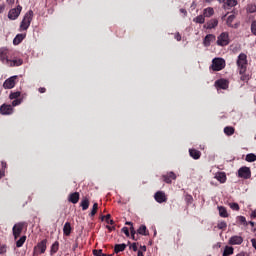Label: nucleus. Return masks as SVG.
Returning <instances> with one entry per match:
<instances>
[{"mask_svg": "<svg viewBox=\"0 0 256 256\" xmlns=\"http://www.w3.org/2000/svg\"><path fill=\"white\" fill-rule=\"evenodd\" d=\"M247 54L245 53H241L238 56L237 59V67H238V71L239 74L242 75L241 76V81H249V76L246 75L245 73H247Z\"/></svg>", "mask_w": 256, "mask_h": 256, "instance_id": "obj_1", "label": "nucleus"}, {"mask_svg": "<svg viewBox=\"0 0 256 256\" xmlns=\"http://www.w3.org/2000/svg\"><path fill=\"white\" fill-rule=\"evenodd\" d=\"M33 21V10H29L23 17L20 24V31H27Z\"/></svg>", "mask_w": 256, "mask_h": 256, "instance_id": "obj_2", "label": "nucleus"}, {"mask_svg": "<svg viewBox=\"0 0 256 256\" xmlns=\"http://www.w3.org/2000/svg\"><path fill=\"white\" fill-rule=\"evenodd\" d=\"M211 69L212 71H222V69H225V59L214 58L212 60Z\"/></svg>", "mask_w": 256, "mask_h": 256, "instance_id": "obj_3", "label": "nucleus"}, {"mask_svg": "<svg viewBox=\"0 0 256 256\" xmlns=\"http://www.w3.org/2000/svg\"><path fill=\"white\" fill-rule=\"evenodd\" d=\"M0 61L3 65L9 67L11 59H9V50L7 48H0Z\"/></svg>", "mask_w": 256, "mask_h": 256, "instance_id": "obj_4", "label": "nucleus"}, {"mask_svg": "<svg viewBox=\"0 0 256 256\" xmlns=\"http://www.w3.org/2000/svg\"><path fill=\"white\" fill-rule=\"evenodd\" d=\"M22 10L23 7H21V5H18L16 8L11 9L8 12V19H10V21H15V19H18L19 15H21Z\"/></svg>", "mask_w": 256, "mask_h": 256, "instance_id": "obj_5", "label": "nucleus"}, {"mask_svg": "<svg viewBox=\"0 0 256 256\" xmlns=\"http://www.w3.org/2000/svg\"><path fill=\"white\" fill-rule=\"evenodd\" d=\"M47 251V240H42L40 243L34 247V255H41Z\"/></svg>", "mask_w": 256, "mask_h": 256, "instance_id": "obj_6", "label": "nucleus"}, {"mask_svg": "<svg viewBox=\"0 0 256 256\" xmlns=\"http://www.w3.org/2000/svg\"><path fill=\"white\" fill-rule=\"evenodd\" d=\"M217 45H219L220 47H225V45H229V34L226 32L221 33L218 36Z\"/></svg>", "mask_w": 256, "mask_h": 256, "instance_id": "obj_7", "label": "nucleus"}, {"mask_svg": "<svg viewBox=\"0 0 256 256\" xmlns=\"http://www.w3.org/2000/svg\"><path fill=\"white\" fill-rule=\"evenodd\" d=\"M23 227H25V223L19 222L15 224L12 228L14 239L20 237L21 233H23Z\"/></svg>", "mask_w": 256, "mask_h": 256, "instance_id": "obj_8", "label": "nucleus"}, {"mask_svg": "<svg viewBox=\"0 0 256 256\" xmlns=\"http://www.w3.org/2000/svg\"><path fill=\"white\" fill-rule=\"evenodd\" d=\"M238 177L242 179H249L251 177V169L247 166L241 167L238 170Z\"/></svg>", "mask_w": 256, "mask_h": 256, "instance_id": "obj_9", "label": "nucleus"}, {"mask_svg": "<svg viewBox=\"0 0 256 256\" xmlns=\"http://www.w3.org/2000/svg\"><path fill=\"white\" fill-rule=\"evenodd\" d=\"M17 75L12 76L8 79H6L3 83V87L4 89H13V87H15V84L17 83Z\"/></svg>", "mask_w": 256, "mask_h": 256, "instance_id": "obj_10", "label": "nucleus"}, {"mask_svg": "<svg viewBox=\"0 0 256 256\" xmlns=\"http://www.w3.org/2000/svg\"><path fill=\"white\" fill-rule=\"evenodd\" d=\"M154 199L157 203H167V195H165V192L158 191L154 194Z\"/></svg>", "mask_w": 256, "mask_h": 256, "instance_id": "obj_11", "label": "nucleus"}, {"mask_svg": "<svg viewBox=\"0 0 256 256\" xmlns=\"http://www.w3.org/2000/svg\"><path fill=\"white\" fill-rule=\"evenodd\" d=\"M0 113L2 115H12L13 114V106L8 105V104H3L0 107Z\"/></svg>", "mask_w": 256, "mask_h": 256, "instance_id": "obj_12", "label": "nucleus"}, {"mask_svg": "<svg viewBox=\"0 0 256 256\" xmlns=\"http://www.w3.org/2000/svg\"><path fill=\"white\" fill-rule=\"evenodd\" d=\"M229 245H241L243 243V237L241 236H231L228 240Z\"/></svg>", "mask_w": 256, "mask_h": 256, "instance_id": "obj_13", "label": "nucleus"}, {"mask_svg": "<svg viewBox=\"0 0 256 256\" xmlns=\"http://www.w3.org/2000/svg\"><path fill=\"white\" fill-rule=\"evenodd\" d=\"M235 14H232L230 16H228L227 20H226V25H228V27H231L232 29H237V27H239V24H234L233 22L235 21Z\"/></svg>", "mask_w": 256, "mask_h": 256, "instance_id": "obj_14", "label": "nucleus"}, {"mask_svg": "<svg viewBox=\"0 0 256 256\" xmlns=\"http://www.w3.org/2000/svg\"><path fill=\"white\" fill-rule=\"evenodd\" d=\"M215 85L218 89H227V87H229V82L225 79H220L215 82Z\"/></svg>", "mask_w": 256, "mask_h": 256, "instance_id": "obj_15", "label": "nucleus"}, {"mask_svg": "<svg viewBox=\"0 0 256 256\" xmlns=\"http://www.w3.org/2000/svg\"><path fill=\"white\" fill-rule=\"evenodd\" d=\"M162 177H163V181L168 184L172 182L171 179L173 180L177 179V175H175L174 172H169L166 175H163Z\"/></svg>", "mask_w": 256, "mask_h": 256, "instance_id": "obj_16", "label": "nucleus"}, {"mask_svg": "<svg viewBox=\"0 0 256 256\" xmlns=\"http://www.w3.org/2000/svg\"><path fill=\"white\" fill-rule=\"evenodd\" d=\"M223 4V9H231V7H236L237 0H225Z\"/></svg>", "mask_w": 256, "mask_h": 256, "instance_id": "obj_17", "label": "nucleus"}, {"mask_svg": "<svg viewBox=\"0 0 256 256\" xmlns=\"http://www.w3.org/2000/svg\"><path fill=\"white\" fill-rule=\"evenodd\" d=\"M212 41H215V35L213 34L206 35L203 41L204 47H209Z\"/></svg>", "mask_w": 256, "mask_h": 256, "instance_id": "obj_18", "label": "nucleus"}, {"mask_svg": "<svg viewBox=\"0 0 256 256\" xmlns=\"http://www.w3.org/2000/svg\"><path fill=\"white\" fill-rule=\"evenodd\" d=\"M68 201H70V203H73L74 205L79 203V192H74L70 194Z\"/></svg>", "mask_w": 256, "mask_h": 256, "instance_id": "obj_19", "label": "nucleus"}, {"mask_svg": "<svg viewBox=\"0 0 256 256\" xmlns=\"http://www.w3.org/2000/svg\"><path fill=\"white\" fill-rule=\"evenodd\" d=\"M215 179H217V181H219L220 183H225V181H227V175L225 174V172H218L215 175Z\"/></svg>", "mask_w": 256, "mask_h": 256, "instance_id": "obj_20", "label": "nucleus"}, {"mask_svg": "<svg viewBox=\"0 0 256 256\" xmlns=\"http://www.w3.org/2000/svg\"><path fill=\"white\" fill-rule=\"evenodd\" d=\"M21 65H23V60L15 59V60H10L8 67H19Z\"/></svg>", "mask_w": 256, "mask_h": 256, "instance_id": "obj_21", "label": "nucleus"}, {"mask_svg": "<svg viewBox=\"0 0 256 256\" xmlns=\"http://www.w3.org/2000/svg\"><path fill=\"white\" fill-rule=\"evenodd\" d=\"M80 207H82V211H87V209H89V198H83L81 200Z\"/></svg>", "mask_w": 256, "mask_h": 256, "instance_id": "obj_22", "label": "nucleus"}, {"mask_svg": "<svg viewBox=\"0 0 256 256\" xmlns=\"http://www.w3.org/2000/svg\"><path fill=\"white\" fill-rule=\"evenodd\" d=\"M189 153H190V157H192V159H200L201 158V152L198 150L190 149Z\"/></svg>", "mask_w": 256, "mask_h": 256, "instance_id": "obj_23", "label": "nucleus"}, {"mask_svg": "<svg viewBox=\"0 0 256 256\" xmlns=\"http://www.w3.org/2000/svg\"><path fill=\"white\" fill-rule=\"evenodd\" d=\"M63 233H64V235H66L67 237H69V235H71V223L66 222V223L64 224Z\"/></svg>", "mask_w": 256, "mask_h": 256, "instance_id": "obj_24", "label": "nucleus"}, {"mask_svg": "<svg viewBox=\"0 0 256 256\" xmlns=\"http://www.w3.org/2000/svg\"><path fill=\"white\" fill-rule=\"evenodd\" d=\"M218 211L220 217L226 218L229 217V213H227V208L223 206H218Z\"/></svg>", "mask_w": 256, "mask_h": 256, "instance_id": "obj_25", "label": "nucleus"}, {"mask_svg": "<svg viewBox=\"0 0 256 256\" xmlns=\"http://www.w3.org/2000/svg\"><path fill=\"white\" fill-rule=\"evenodd\" d=\"M219 25V21L217 19H212L207 23V29H215Z\"/></svg>", "mask_w": 256, "mask_h": 256, "instance_id": "obj_26", "label": "nucleus"}, {"mask_svg": "<svg viewBox=\"0 0 256 256\" xmlns=\"http://www.w3.org/2000/svg\"><path fill=\"white\" fill-rule=\"evenodd\" d=\"M25 37H26V34H18V35H16V37L14 38L13 43H14L15 45H19V43H21V41H23V39H25Z\"/></svg>", "mask_w": 256, "mask_h": 256, "instance_id": "obj_27", "label": "nucleus"}, {"mask_svg": "<svg viewBox=\"0 0 256 256\" xmlns=\"http://www.w3.org/2000/svg\"><path fill=\"white\" fill-rule=\"evenodd\" d=\"M124 249H127L126 244H116L114 247V253H121Z\"/></svg>", "mask_w": 256, "mask_h": 256, "instance_id": "obj_28", "label": "nucleus"}, {"mask_svg": "<svg viewBox=\"0 0 256 256\" xmlns=\"http://www.w3.org/2000/svg\"><path fill=\"white\" fill-rule=\"evenodd\" d=\"M233 252H234L233 247H231V246H226V247L224 248V251H223L222 256L233 255Z\"/></svg>", "mask_w": 256, "mask_h": 256, "instance_id": "obj_29", "label": "nucleus"}, {"mask_svg": "<svg viewBox=\"0 0 256 256\" xmlns=\"http://www.w3.org/2000/svg\"><path fill=\"white\" fill-rule=\"evenodd\" d=\"M215 14V10H213V8L209 7L204 9V16L205 17H212V15Z\"/></svg>", "mask_w": 256, "mask_h": 256, "instance_id": "obj_30", "label": "nucleus"}, {"mask_svg": "<svg viewBox=\"0 0 256 256\" xmlns=\"http://www.w3.org/2000/svg\"><path fill=\"white\" fill-rule=\"evenodd\" d=\"M224 133H225V135L231 136V135H233V133H235V128H233L231 126H227L224 128Z\"/></svg>", "mask_w": 256, "mask_h": 256, "instance_id": "obj_31", "label": "nucleus"}, {"mask_svg": "<svg viewBox=\"0 0 256 256\" xmlns=\"http://www.w3.org/2000/svg\"><path fill=\"white\" fill-rule=\"evenodd\" d=\"M246 161H247L248 163H253V162H255V161H256V155L253 154V153L247 154V155H246Z\"/></svg>", "mask_w": 256, "mask_h": 256, "instance_id": "obj_32", "label": "nucleus"}, {"mask_svg": "<svg viewBox=\"0 0 256 256\" xmlns=\"http://www.w3.org/2000/svg\"><path fill=\"white\" fill-rule=\"evenodd\" d=\"M25 241H27V236L20 237V239L16 242V247H23Z\"/></svg>", "mask_w": 256, "mask_h": 256, "instance_id": "obj_33", "label": "nucleus"}, {"mask_svg": "<svg viewBox=\"0 0 256 256\" xmlns=\"http://www.w3.org/2000/svg\"><path fill=\"white\" fill-rule=\"evenodd\" d=\"M57 251H59V242H54L51 246V255L55 254Z\"/></svg>", "mask_w": 256, "mask_h": 256, "instance_id": "obj_34", "label": "nucleus"}, {"mask_svg": "<svg viewBox=\"0 0 256 256\" xmlns=\"http://www.w3.org/2000/svg\"><path fill=\"white\" fill-rule=\"evenodd\" d=\"M19 97H21V92L16 91V92H12L9 95V99L13 100V99H19Z\"/></svg>", "mask_w": 256, "mask_h": 256, "instance_id": "obj_35", "label": "nucleus"}, {"mask_svg": "<svg viewBox=\"0 0 256 256\" xmlns=\"http://www.w3.org/2000/svg\"><path fill=\"white\" fill-rule=\"evenodd\" d=\"M97 209H99V204L94 203L92 210L90 212V217H95L96 213H97Z\"/></svg>", "mask_w": 256, "mask_h": 256, "instance_id": "obj_36", "label": "nucleus"}, {"mask_svg": "<svg viewBox=\"0 0 256 256\" xmlns=\"http://www.w3.org/2000/svg\"><path fill=\"white\" fill-rule=\"evenodd\" d=\"M247 13H256V5L249 4L246 8Z\"/></svg>", "mask_w": 256, "mask_h": 256, "instance_id": "obj_37", "label": "nucleus"}, {"mask_svg": "<svg viewBox=\"0 0 256 256\" xmlns=\"http://www.w3.org/2000/svg\"><path fill=\"white\" fill-rule=\"evenodd\" d=\"M93 255L95 256H113V254H103V250L99 249V250H93Z\"/></svg>", "mask_w": 256, "mask_h": 256, "instance_id": "obj_38", "label": "nucleus"}, {"mask_svg": "<svg viewBox=\"0 0 256 256\" xmlns=\"http://www.w3.org/2000/svg\"><path fill=\"white\" fill-rule=\"evenodd\" d=\"M139 235H147V226L142 225L138 229Z\"/></svg>", "mask_w": 256, "mask_h": 256, "instance_id": "obj_39", "label": "nucleus"}, {"mask_svg": "<svg viewBox=\"0 0 256 256\" xmlns=\"http://www.w3.org/2000/svg\"><path fill=\"white\" fill-rule=\"evenodd\" d=\"M194 21H195V23L203 24V23H205V16L199 15V16H197V17L194 19Z\"/></svg>", "mask_w": 256, "mask_h": 256, "instance_id": "obj_40", "label": "nucleus"}, {"mask_svg": "<svg viewBox=\"0 0 256 256\" xmlns=\"http://www.w3.org/2000/svg\"><path fill=\"white\" fill-rule=\"evenodd\" d=\"M230 209L233 211H239V204L238 203H230L229 204Z\"/></svg>", "mask_w": 256, "mask_h": 256, "instance_id": "obj_41", "label": "nucleus"}, {"mask_svg": "<svg viewBox=\"0 0 256 256\" xmlns=\"http://www.w3.org/2000/svg\"><path fill=\"white\" fill-rule=\"evenodd\" d=\"M238 219L240 223H243L245 225V227L249 225V223L247 222V219L244 216H239Z\"/></svg>", "mask_w": 256, "mask_h": 256, "instance_id": "obj_42", "label": "nucleus"}, {"mask_svg": "<svg viewBox=\"0 0 256 256\" xmlns=\"http://www.w3.org/2000/svg\"><path fill=\"white\" fill-rule=\"evenodd\" d=\"M218 229H227V222L225 221L219 222Z\"/></svg>", "mask_w": 256, "mask_h": 256, "instance_id": "obj_43", "label": "nucleus"}, {"mask_svg": "<svg viewBox=\"0 0 256 256\" xmlns=\"http://www.w3.org/2000/svg\"><path fill=\"white\" fill-rule=\"evenodd\" d=\"M251 32L253 35H256V20H254L251 24Z\"/></svg>", "mask_w": 256, "mask_h": 256, "instance_id": "obj_44", "label": "nucleus"}, {"mask_svg": "<svg viewBox=\"0 0 256 256\" xmlns=\"http://www.w3.org/2000/svg\"><path fill=\"white\" fill-rule=\"evenodd\" d=\"M23 100L21 99H16L12 102V107H17V105H21Z\"/></svg>", "mask_w": 256, "mask_h": 256, "instance_id": "obj_45", "label": "nucleus"}, {"mask_svg": "<svg viewBox=\"0 0 256 256\" xmlns=\"http://www.w3.org/2000/svg\"><path fill=\"white\" fill-rule=\"evenodd\" d=\"M185 201L188 203H193V196L191 195H186L185 196Z\"/></svg>", "mask_w": 256, "mask_h": 256, "instance_id": "obj_46", "label": "nucleus"}, {"mask_svg": "<svg viewBox=\"0 0 256 256\" xmlns=\"http://www.w3.org/2000/svg\"><path fill=\"white\" fill-rule=\"evenodd\" d=\"M130 233H131L132 239L135 240V234H136V232H135V228H133V226L130 227Z\"/></svg>", "mask_w": 256, "mask_h": 256, "instance_id": "obj_47", "label": "nucleus"}, {"mask_svg": "<svg viewBox=\"0 0 256 256\" xmlns=\"http://www.w3.org/2000/svg\"><path fill=\"white\" fill-rule=\"evenodd\" d=\"M103 219H105L106 223H109V221L111 220V214H107L106 216H102V221Z\"/></svg>", "mask_w": 256, "mask_h": 256, "instance_id": "obj_48", "label": "nucleus"}, {"mask_svg": "<svg viewBox=\"0 0 256 256\" xmlns=\"http://www.w3.org/2000/svg\"><path fill=\"white\" fill-rule=\"evenodd\" d=\"M122 233H124L126 235V237H129V228L123 227L122 228Z\"/></svg>", "mask_w": 256, "mask_h": 256, "instance_id": "obj_49", "label": "nucleus"}, {"mask_svg": "<svg viewBox=\"0 0 256 256\" xmlns=\"http://www.w3.org/2000/svg\"><path fill=\"white\" fill-rule=\"evenodd\" d=\"M130 249H132L133 251H137V243H133V244L130 246Z\"/></svg>", "mask_w": 256, "mask_h": 256, "instance_id": "obj_50", "label": "nucleus"}, {"mask_svg": "<svg viewBox=\"0 0 256 256\" xmlns=\"http://www.w3.org/2000/svg\"><path fill=\"white\" fill-rule=\"evenodd\" d=\"M175 39H176V41H181V34L176 33L175 34Z\"/></svg>", "mask_w": 256, "mask_h": 256, "instance_id": "obj_51", "label": "nucleus"}, {"mask_svg": "<svg viewBox=\"0 0 256 256\" xmlns=\"http://www.w3.org/2000/svg\"><path fill=\"white\" fill-rule=\"evenodd\" d=\"M250 217H251L252 219H255V218H256V210L252 211Z\"/></svg>", "mask_w": 256, "mask_h": 256, "instance_id": "obj_52", "label": "nucleus"}, {"mask_svg": "<svg viewBox=\"0 0 256 256\" xmlns=\"http://www.w3.org/2000/svg\"><path fill=\"white\" fill-rule=\"evenodd\" d=\"M180 13H183V15L186 16V15H187V10L181 8V9H180Z\"/></svg>", "mask_w": 256, "mask_h": 256, "instance_id": "obj_53", "label": "nucleus"}, {"mask_svg": "<svg viewBox=\"0 0 256 256\" xmlns=\"http://www.w3.org/2000/svg\"><path fill=\"white\" fill-rule=\"evenodd\" d=\"M5 11V6L4 5H1L0 6V13H3Z\"/></svg>", "mask_w": 256, "mask_h": 256, "instance_id": "obj_54", "label": "nucleus"}, {"mask_svg": "<svg viewBox=\"0 0 256 256\" xmlns=\"http://www.w3.org/2000/svg\"><path fill=\"white\" fill-rule=\"evenodd\" d=\"M5 251H7V250L5 249V247H1L0 253L3 254V253H5Z\"/></svg>", "mask_w": 256, "mask_h": 256, "instance_id": "obj_55", "label": "nucleus"}, {"mask_svg": "<svg viewBox=\"0 0 256 256\" xmlns=\"http://www.w3.org/2000/svg\"><path fill=\"white\" fill-rule=\"evenodd\" d=\"M46 89L45 88H39V93H45Z\"/></svg>", "mask_w": 256, "mask_h": 256, "instance_id": "obj_56", "label": "nucleus"}, {"mask_svg": "<svg viewBox=\"0 0 256 256\" xmlns=\"http://www.w3.org/2000/svg\"><path fill=\"white\" fill-rule=\"evenodd\" d=\"M140 249L145 252L147 251V246H141Z\"/></svg>", "mask_w": 256, "mask_h": 256, "instance_id": "obj_57", "label": "nucleus"}, {"mask_svg": "<svg viewBox=\"0 0 256 256\" xmlns=\"http://www.w3.org/2000/svg\"><path fill=\"white\" fill-rule=\"evenodd\" d=\"M137 256H145V255H143V251L139 250Z\"/></svg>", "mask_w": 256, "mask_h": 256, "instance_id": "obj_58", "label": "nucleus"}, {"mask_svg": "<svg viewBox=\"0 0 256 256\" xmlns=\"http://www.w3.org/2000/svg\"><path fill=\"white\" fill-rule=\"evenodd\" d=\"M248 223H249V225H251V227H255V222L250 221V222H248Z\"/></svg>", "mask_w": 256, "mask_h": 256, "instance_id": "obj_59", "label": "nucleus"}, {"mask_svg": "<svg viewBox=\"0 0 256 256\" xmlns=\"http://www.w3.org/2000/svg\"><path fill=\"white\" fill-rule=\"evenodd\" d=\"M7 3H9V4L15 3V0H7Z\"/></svg>", "mask_w": 256, "mask_h": 256, "instance_id": "obj_60", "label": "nucleus"}, {"mask_svg": "<svg viewBox=\"0 0 256 256\" xmlns=\"http://www.w3.org/2000/svg\"><path fill=\"white\" fill-rule=\"evenodd\" d=\"M126 225H131V227H133V222H126Z\"/></svg>", "mask_w": 256, "mask_h": 256, "instance_id": "obj_61", "label": "nucleus"}, {"mask_svg": "<svg viewBox=\"0 0 256 256\" xmlns=\"http://www.w3.org/2000/svg\"><path fill=\"white\" fill-rule=\"evenodd\" d=\"M108 221H109V224H110V225H113V223H114L113 220L110 219V220H108Z\"/></svg>", "mask_w": 256, "mask_h": 256, "instance_id": "obj_62", "label": "nucleus"}, {"mask_svg": "<svg viewBox=\"0 0 256 256\" xmlns=\"http://www.w3.org/2000/svg\"><path fill=\"white\" fill-rule=\"evenodd\" d=\"M220 3H225V0H218Z\"/></svg>", "mask_w": 256, "mask_h": 256, "instance_id": "obj_63", "label": "nucleus"}, {"mask_svg": "<svg viewBox=\"0 0 256 256\" xmlns=\"http://www.w3.org/2000/svg\"><path fill=\"white\" fill-rule=\"evenodd\" d=\"M77 247H78V245H77V244H75V245H74V249H77Z\"/></svg>", "mask_w": 256, "mask_h": 256, "instance_id": "obj_64", "label": "nucleus"}]
</instances>
